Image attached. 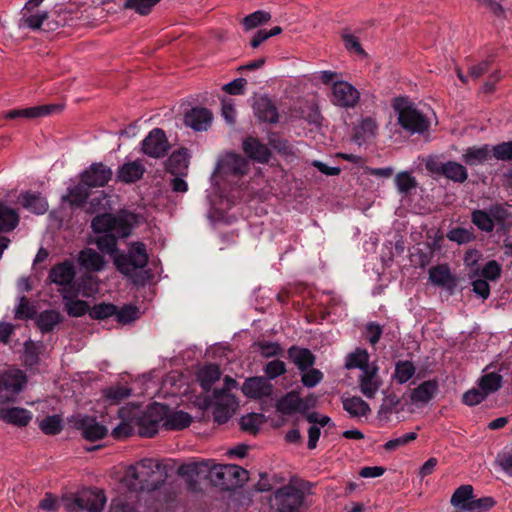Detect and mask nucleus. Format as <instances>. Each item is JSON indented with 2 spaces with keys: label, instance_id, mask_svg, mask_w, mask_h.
<instances>
[{
  "label": "nucleus",
  "instance_id": "obj_27",
  "mask_svg": "<svg viewBox=\"0 0 512 512\" xmlns=\"http://www.w3.org/2000/svg\"><path fill=\"white\" fill-rule=\"evenodd\" d=\"M19 202L30 212L42 215L48 210L47 200L38 192H24L19 195Z\"/></svg>",
  "mask_w": 512,
  "mask_h": 512
},
{
  "label": "nucleus",
  "instance_id": "obj_25",
  "mask_svg": "<svg viewBox=\"0 0 512 512\" xmlns=\"http://www.w3.org/2000/svg\"><path fill=\"white\" fill-rule=\"evenodd\" d=\"M27 383V376L21 370L5 372L0 375V392L6 390L19 393Z\"/></svg>",
  "mask_w": 512,
  "mask_h": 512
},
{
  "label": "nucleus",
  "instance_id": "obj_5",
  "mask_svg": "<svg viewBox=\"0 0 512 512\" xmlns=\"http://www.w3.org/2000/svg\"><path fill=\"white\" fill-rule=\"evenodd\" d=\"M214 486L224 491L242 487L248 479V472L236 464H218L214 468Z\"/></svg>",
  "mask_w": 512,
  "mask_h": 512
},
{
  "label": "nucleus",
  "instance_id": "obj_35",
  "mask_svg": "<svg viewBox=\"0 0 512 512\" xmlns=\"http://www.w3.org/2000/svg\"><path fill=\"white\" fill-rule=\"evenodd\" d=\"M198 380L201 388L208 392L212 385L219 380L221 371L216 364H209L202 367L198 372Z\"/></svg>",
  "mask_w": 512,
  "mask_h": 512
},
{
  "label": "nucleus",
  "instance_id": "obj_1",
  "mask_svg": "<svg viewBox=\"0 0 512 512\" xmlns=\"http://www.w3.org/2000/svg\"><path fill=\"white\" fill-rule=\"evenodd\" d=\"M138 223L139 215L126 209L115 214H98L91 221L92 231L97 235L95 244L98 249L110 255L117 271L126 277H133L136 269L145 268L149 262L143 242H132L127 253L118 249L119 239L129 237Z\"/></svg>",
  "mask_w": 512,
  "mask_h": 512
},
{
  "label": "nucleus",
  "instance_id": "obj_59",
  "mask_svg": "<svg viewBox=\"0 0 512 512\" xmlns=\"http://www.w3.org/2000/svg\"><path fill=\"white\" fill-rule=\"evenodd\" d=\"M301 373H302L301 382L307 388L315 387L324 378L323 373L319 369H315L313 367H311L308 370L301 372Z\"/></svg>",
  "mask_w": 512,
  "mask_h": 512
},
{
  "label": "nucleus",
  "instance_id": "obj_46",
  "mask_svg": "<svg viewBox=\"0 0 512 512\" xmlns=\"http://www.w3.org/2000/svg\"><path fill=\"white\" fill-rule=\"evenodd\" d=\"M471 221L478 229L484 232H492L495 226L489 211L482 209L474 210L471 213Z\"/></svg>",
  "mask_w": 512,
  "mask_h": 512
},
{
  "label": "nucleus",
  "instance_id": "obj_21",
  "mask_svg": "<svg viewBox=\"0 0 512 512\" xmlns=\"http://www.w3.org/2000/svg\"><path fill=\"white\" fill-rule=\"evenodd\" d=\"M287 356L300 372H304L313 367L316 362L315 355L308 348L297 345H292L287 350Z\"/></svg>",
  "mask_w": 512,
  "mask_h": 512
},
{
  "label": "nucleus",
  "instance_id": "obj_24",
  "mask_svg": "<svg viewBox=\"0 0 512 512\" xmlns=\"http://www.w3.org/2000/svg\"><path fill=\"white\" fill-rule=\"evenodd\" d=\"M189 166V155L186 148L174 151L166 162V170L175 176H185Z\"/></svg>",
  "mask_w": 512,
  "mask_h": 512
},
{
  "label": "nucleus",
  "instance_id": "obj_38",
  "mask_svg": "<svg viewBox=\"0 0 512 512\" xmlns=\"http://www.w3.org/2000/svg\"><path fill=\"white\" fill-rule=\"evenodd\" d=\"M342 404L343 409L348 412L351 417L366 416L371 411L368 403L358 396L345 398Z\"/></svg>",
  "mask_w": 512,
  "mask_h": 512
},
{
  "label": "nucleus",
  "instance_id": "obj_60",
  "mask_svg": "<svg viewBox=\"0 0 512 512\" xmlns=\"http://www.w3.org/2000/svg\"><path fill=\"white\" fill-rule=\"evenodd\" d=\"M494 158L501 161H512V141L502 142L491 148Z\"/></svg>",
  "mask_w": 512,
  "mask_h": 512
},
{
  "label": "nucleus",
  "instance_id": "obj_2",
  "mask_svg": "<svg viewBox=\"0 0 512 512\" xmlns=\"http://www.w3.org/2000/svg\"><path fill=\"white\" fill-rule=\"evenodd\" d=\"M250 169L249 161L237 153H227L217 164L215 174L223 182V192L232 204L250 202L256 191L247 184L244 177Z\"/></svg>",
  "mask_w": 512,
  "mask_h": 512
},
{
  "label": "nucleus",
  "instance_id": "obj_23",
  "mask_svg": "<svg viewBox=\"0 0 512 512\" xmlns=\"http://www.w3.org/2000/svg\"><path fill=\"white\" fill-rule=\"evenodd\" d=\"M75 277V268L69 261H64L54 265L49 272V279L52 283L59 286H68Z\"/></svg>",
  "mask_w": 512,
  "mask_h": 512
},
{
  "label": "nucleus",
  "instance_id": "obj_4",
  "mask_svg": "<svg viewBox=\"0 0 512 512\" xmlns=\"http://www.w3.org/2000/svg\"><path fill=\"white\" fill-rule=\"evenodd\" d=\"M393 108L398 114V124L411 134H422L429 129L430 122L412 103L398 97L394 100Z\"/></svg>",
  "mask_w": 512,
  "mask_h": 512
},
{
  "label": "nucleus",
  "instance_id": "obj_16",
  "mask_svg": "<svg viewBox=\"0 0 512 512\" xmlns=\"http://www.w3.org/2000/svg\"><path fill=\"white\" fill-rule=\"evenodd\" d=\"M64 507L68 512H77L87 509L91 512H100L105 503L106 498L103 493L99 492L95 494L93 501L89 504V501H85L81 497H64Z\"/></svg>",
  "mask_w": 512,
  "mask_h": 512
},
{
  "label": "nucleus",
  "instance_id": "obj_48",
  "mask_svg": "<svg viewBox=\"0 0 512 512\" xmlns=\"http://www.w3.org/2000/svg\"><path fill=\"white\" fill-rule=\"evenodd\" d=\"M264 416L258 413H250L244 415L240 419V427L243 431L251 434H256L259 431V426L263 423Z\"/></svg>",
  "mask_w": 512,
  "mask_h": 512
},
{
  "label": "nucleus",
  "instance_id": "obj_52",
  "mask_svg": "<svg viewBox=\"0 0 512 512\" xmlns=\"http://www.w3.org/2000/svg\"><path fill=\"white\" fill-rule=\"evenodd\" d=\"M117 312V306L112 303L101 302L95 304L90 310V317L95 320H104Z\"/></svg>",
  "mask_w": 512,
  "mask_h": 512
},
{
  "label": "nucleus",
  "instance_id": "obj_50",
  "mask_svg": "<svg viewBox=\"0 0 512 512\" xmlns=\"http://www.w3.org/2000/svg\"><path fill=\"white\" fill-rule=\"evenodd\" d=\"M41 431L46 435H57L62 429V419L59 415L45 417L39 425Z\"/></svg>",
  "mask_w": 512,
  "mask_h": 512
},
{
  "label": "nucleus",
  "instance_id": "obj_11",
  "mask_svg": "<svg viewBox=\"0 0 512 512\" xmlns=\"http://www.w3.org/2000/svg\"><path fill=\"white\" fill-rule=\"evenodd\" d=\"M360 99L359 91L346 81H336L332 86L331 102L339 107L354 108Z\"/></svg>",
  "mask_w": 512,
  "mask_h": 512
},
{
  "label": "nucleus",
  "instance_id": "obj_34",
  "mask_svg": "<svg viewBox=\"0 0 512 512\" xmlns=\"http://www.w3.org/2000/svg\"><path fill=\"white\" fill-rule=\"evenodd\" d=\"M376 130L377 124L375 120L371 117H367L355 127L353 139L357 144L361 145L370 140L375 135Z\"/></svg>",
  "mask_w": 512,
  "mask_h": 512
},
{
  "label": "nucleus",
  "instance_id": "obj_57",
  "mask_svg": "<svg viewBox=\"0 0 512 512\" xmlns=\"http://www.w3.org/2000/svg\"><path fill=\"white\" fill-rule=\"evenodd\" d=\"M263 370L267 378L273 380L285 374L287 368L285 362L279 359H275L266 363Z\"/></svg>",
  "mask_w": 512,
  "mask_h": 512
},
{
  "label": "nucleus",
  "instance_id": "obj_31",
  "mask_svg": "<svg viewBox=\"0 0 512 512\" xmlns=\"http://www.w3.org/2000/svg\"><path fill=\"white\" fill-rule=\"evenodd\" d=\"M145 168L139 162H127L121 165L117 171V179L123 183H134L142 178Z\"/></svg>",
  "mask_w": 512,
  "mask_h": 512
},
{
  "label": "nucleus",
  "instance_id": "obj_22",
  "mask_svg": "<svg viewBox=\"0 0 512 512\" xmlns=\"http://www.w3.org/2000/svg\"><path fill=\"white\" fill-rule=\"evenodd\" d=\"M78 429L81 430L82 436L89 441L103 439L108 434L107 427L97 422L94 417L86 416L79 420Z\"/></svg>",
  "mask_w": 512,
  "mask_h": 512
},
{
  "label": "nucleus",
  "instance_id": "obj_40",
  "mask_svg": "<svg viewBox=\"0 0 512 512\" xmlns=\"http://www.w3.org/2000/svg\"><path fill=\"white\" fill-rule=\"evenodd\" d=\"M416 367L409 360H399L395 363L392 378L399 384L409 381L415 374Z\"/></svg>",
  "mask_w": 512,
  "mask_h": 512
},
{
  "label": "nucleus",
  "instance_id": "obj_13",
  "mask_svg": "<svg viewBox=\"0 0 512 512\" xmlns=\"http://www.w3.org/2000/svg\"><path fill=\"white\" fill-rule=\"evenodd\" d=\"M113 172L107 165L93 163L81 173V181L89 188L104 187L112 178Z\"/></svg>",
  "mask_w": 512,
  "mask_h": 512
},
{
  "label": "nucleus",
  "instance_id": "obj_26",
  "mask_svg": "<svg viewBox=\"0 0 512 512\" xmlns=\"http://www.w3.org/2000/svg\"><path fill=\"white\" fill-rule=\"evenodd\" d=\"M362 372L359 378L360 390L367 398H373L380 387V381L376 378L378 367L373 365Z\"/></svg>",
  "mask_w": 512,
  "mask_h": 512
},
{
  "label": "nucleus",
  "instance_id": "obj_44",
  "mask_svg": "<svg viewBox=\"0 0 512 512\" xmlns=\"http://www.w3.org/2000/svg\"><path fill=\"white\" fill-rule=\"evenodd\" d=\"M473 498V487L471 485H461L458 487L451 499L450 503L454 507L461 508L462 510H466V505L470 503Z\"/></svg>",
  "mask_w": 512,
  "mask_h": 512
},
{
  "label": "nucleus",
  "instance_id": "obj_56",
  "mask_svg": "<svg viewBox=\"0 0 512 512\" xmlns=\"http://www.w3.org/2000/svg\"><path fill=\"white\" fill-rule=\"evenodd\" d=\"M39 350L31 340L24 343V364L28 368H33L39 363Z\"/></svg>",
  "mask_w": 512,
  "mask_h": 512
},
{
  "label": "nucleus",
  "instance_id": "obj_6",
  "mask_svg": "<svg viewBox=\"0 0 512 512\" xmlns=\"http://www.w3.org/2000/svg\"><path fill=\"white\" fill-rule=\"evenodd\" d=\"M303 502V491L292 485H286L274 492L271 507L276 512H301Z\"/></svg>",
  "mask_w": 512,
  "mask_h": 512
},
{
  "label": "nucleus",
  "instance_id": "obj_51",
  "mask_svg": "<svg viewBox=\"0 0 512 512\" xmlns=\"http://www.w3.org/2000/svg\"><path fill=\"white\" fill-rule=\"evenodd\" d=\"M160 1L161 0H126L124 7L134 10L142 16H146L151 13L153 7Z\"/></svg>",
  "mask_w": 512,
  "mask_h": 512
},
{
  "label": "nucleus",
  "instance_id": "obj_37",
  "mask_svg": "<svg viewBox=\"0 0 512 512\" xmlns=\"http://www.w3.org/2000/svg\"><path fill=\"white\" fill-rule=\"evenodd\" d=\"M60 322H62V316L56 310H44L36 319V325L42 333L53 331Z\"/></svg>",
  "mask_w": 512,
  "mask_h": 512
},
{
  "label": "nucleus",
  "instance_id": "obj_10",
  "mask_svg": "<svg viewBox=\"0 0 512 512\" xmlns=\"http://www.w3.org/2000/svg\"><path fill=\"white\" fill-rule=\"evenodd\" d=\"M170 149L166 134L161 128L152 129L142 140V151L152 158L164 157Z\"/></svg>",
  "mask_w": 512,
  "mask_h": 512
},
{
  "label": "nucleus",
  "instance_id": "obj_7",
  "mask_svg": "<svg viewBox=\"0 0 512 512\" xmlns=\"http://www.w3.org/2000/svg\"><path fill=\"white\" fill-rule=\"evenodd\" d=\"M168 413V405L158 402L150 404L139 420V434L143 437L155 436L160 424L164 425Z\"/></svg>",
  "mask_w": 512,
  "mask_h": 512
},
{
  "label": "nucleus",
  "instance_id": "obj_17",
  "mask_svg": "<svg viewBox=\"0 0 512 512\" xmlns=\"http://www.w3.org/2000/svg\"><path fill=\"white\" fill-rule=\"evenodd\" d=\"M61 109L60 105L56 104H45L35 107H28L22 109H11L4 115L6 119H17V118H28L34 119L44 117L57 112Z\"/></svg>",
  "mask_w": 512,
  "mask_h": 512
},
{
  "label": "nucleus",
  "instance_id": "obj_20",
  "mask_svg": "<svg viewBox=\"0 0 512 512\" xmlns=\"http://www.w3.org/2000/svg\"><path fill=\"white\" fill-rule=\"evenodd\" d=\"M276 408L284 415H292L296 412L304 414L309 407L297 392L291 391L278 400Z\"/></svg>",
  "mask_w": 512,
  "mask_h": 512
},
{
  "label": "nucleus",
  "instance_id": "obj_30",
  "mask_svg": "<svg viewBox=\"0 0 512 512\" xmlns=\"http://www.w3.org/2000/svg\"><path fill=\"white\" fill-rule=\"evenodd\" d=\"M78 262L80 266L88 271L98 272L102 270L105 261L97 251L92 248H84L80 251Z\"/></svg>",
  "mask_w": 512,
  "mask_h": 512
},
{
  "label": "nucleus",
  "instance_id": "obj_36",
  "mask_svg": "<svg viewBox=\"0 0 512 512\" xmlns=\"http://www.w3.org/2000/svg\"><path fill=\"white\" fill-rule=\"evenodd\" d=\"M429 280L436 286L448 287L454 284V278L449 267L445 264L437 265L429 270Z\"/></svg>",
  "mask_w": 512,
  "mask_h": 512
},
{
  "label": "nucleus",
  "instance_id": "obj_12",
  "mask_svg": "<svg viewBox=\"0 0 512 512\" xmlns=\"http://www.w3.org/2000/svg\"><path fill=\"white\" fill-rule=\"evenodd\" d=\"M254 116L263 123L276 124L279 122V112L274 101L267 95L253 97Z\"/></svg>",
  "mask_w": 512,
  "mask_h": 512
},
{
  "label": "nucleus",
  "instance_id": "obj_9",
  "mask_svg": "<svg viewBox=\"0 0 512 512\" xmlns=\"http://www.w3.org/2000/svg\"><path fill=\"white\" fill-rule=\"evenodd\" d=\"M218 464L212 459H197L181 464L177 469V474L181 477L192 479H208L214 485V468Z\"/></svg>",
  "mask_w": 512,
  "mask_h": 512
},
{
  "label": "nucleus",
  "instance_id": "obj_19",
  "mask_svg": "<svg viewBox=\"0 0 512 512\" xmlns=\"http://www.w3.org/2000/svg\"><path fill=\"white\" fill-rule=\"evenodd\" d=\"M212 113L209 109L195 107L186 112L184 122L195 131H206L211 125Z\"/></svg>",
  "mask_w": 512,
  "mask_h": 512
},
{
  "label": "nucleus",
  "instance_id": "obj_42",
  "mask_svg": "<svg viewBox=\"0 0 512 512\" xmlns=\"http://www.w3.org/2000/svg\"><path fill=\"white\" fill-rule=\"evenodd\" d=\"M345 367L347 369L359 368L362 371L370 367L369 354L366 349L357 348L346 357Z\"/></svg>",
  "mask_w": 512,
  "mask_h": 512
},
{
  "label": "nucleus",
  "instance_id": "obj_49",
  "mask_svg": "<svg viewBox=\"0 0 512 512\" xmlns=\"http://www.w3.org/2000/svg\"><path fill=\"white\" fill-rule=\"evenodd\" d=\"M271 19L269 12L263 10H257L243 18L242 24L245 30L254 29Z\"/></svg>",
  "mask_w": 512,
  "mask_h": 512
},
{
  "label": "nucleus",
  "instance_id": "obj_58",
  "mask_svg": "<svg viewBox=\"0 0 512 512\" xmlns=\"http://www.w3.org/2000/svg\"><path fill=\"white\" fill-rule=\"evenodd\" d=\"M495 500L492 497H482L479 499H473L468 505L466 510L470 512H486L495 505Z\"/></svg>",
  "mask_w": 512,
  "mask_h": 512
},
{
  "label": "nucleus",
  "instance_id": "obj_32",
  "mask_svg": "<svg viewBox=\"0 0 512 512\" xmlns=\"http://www.w3.org/2000/svg\"><path fill=\"white\" fill-rule=\"evenodd\" d=\"M89 189L90 188L80 180V183L68 189V193L62 196V201L69 203L73 208L82 207L90 195Z\"/></svg>",
  "mask_w": 512,
  "mask_h": 512
},
{
  "label": "nucleus",
  "instance_id": "obj_28",
  "mask_svg": "<svg viewBox=\"0 0 512 512\" xmlns=\"http://www.w3.org/2000/svg\"><path fill=\"white\" fill-rule=\"evenodd\" d=\"M0 418L9 424L24 427L32 419V413L20 407L0 408Z\"/></svg>",
  "mask_w": 512,
  "mask_h": 512
},
{
  "label": "nucleus",
  "instance_id": "obj_14",
  "mask_svg": "<svg viewBox=\"0 0 512 512\" xmlns=\"http://www.w3.org/2000/svg\"><path fill=\"white\" fill-rule=\"evenodd\" d=\"M212 396L215 400L212 411L214 421L218 424H224L232 416L233 405L235 403L234 398L224 389H215Z\"/></svg>",
  "mask_w": 512,
  "mask_h": 512
},
{
  "label": "nucleus",
  "instance_id": "obj_29",
  "mask_svg": "<svg viewBox=\"0 0 512 512\" xmlns=\"http://www.w3.org/2000/svg\"><path fill=\"white\" fill-rule=\"evenodd\" d=\"M491 157V148L488 144L468 147L462 155L463 162L468 166L484 164Z\"/></svg>",
  "mask_w": 512,
  "mask_h": 512
},
{
  "label": "nucleus",
  "instance_id": "obj_63",
  "mask_svg": "<svg viewBox=\"0 0 512 512\" xmlns=\"http://www.w3.org/2000/svg\"><path fill=\"white\" fill-rule=\"evenodd\" d=\"M383 334V327L377 322H368L365 327V338L370 345L375 346Z\"/></svg>",
  "mask_w": 512,
  "mask_h": 512
},
{
  "label": "nucleus",
  "instance_id": "obj_61",
  "mask_svg": "<svg viewBox=\"0 0 512 512\" xmlns=\"http://www.w3.org/2000/svg\"><path fill=\"white\" fill-rule=\"evenodd\" d=\"M447 238L450 241L456 242L458 244H466L471 242L474 239V235L472 232L465 228L457 227L451 229L447 233Z\"/></svg>",
  "mask_w": 512,
  "mask_h": 512
},
{
  "label": "nucleus",
  "instance_id": "obj_33",
  "mask_svg": "<svg viewBox=\"0 0 512 512\" xmlns=\"http://www.w3.org/2000/svg\"><path fill=\"white\" fill-rule=\"evenodd\" d=\"M438 391L437 380H427L422 382L418 387L413 389L411 393V400L414 403H428Z\"/></svg>",
  "mask_w": 512,
  "mask_h": 512
},
{
  "label": "nucleus",
  "instance_id": "obj_15",
  "mask_svg": "<svg viewBox=\"0 0 512 512\" xmlns=\"http://www.w3.org/2000/svg\"><path fill=\"white\" fill-rule=\"evenodd\" d=\"M242 149L249 159L262 164L268 163L272 156L267 145L253 136H248L243 140Z\"/></svg>",
  "mask_w": 512,
  "mask_h": 512
},
{
  "label": "nucleus",
  "instance_id": "obj_41",
  "mask_svg": "<svg viewBox=\"0 0 512 512\" xmlns=\"http://www.w3.org/2000/svg\"><path fill=\"white\" fill-rule=\"evenodd\" d=\"M191 423V416L182 410L172 412L169 409V413L164 426L170 430H181L188 427Z\"/></svg>",
  "mask_w": 512,
  "mask_h": 512
},
{
  "label": "nucleus",
  "instance_id": "obj_8",
  "mask_svg": "<svg viewBox=\"0 0 512 512\" xmlns=\"http://www.w3.org/2000/svg\"><path fill=\"white\" fill-rule=\"evenodd\" d=\"M425 167L430 173L444 176L456 183H464L468 178L466 167L456 161L441 162L435 158H429Z\"/></svg>",
  "mask_w": 512,
  "mask_h": 512
},
{
  "label": "nucleus",
  "instance_id": "obj_55",
  "mask_svg": "<svg viewBox=\"0 0 512 512\" xmlns=\"http://www.w3.org/2000/svg\"><path fill=\"white\" fill-rule=\"evenodd\" d=\"M131 395V389L124 385L111 386L105 390V397L114 403H119Z\"/></svg>",
  "mask_w": 512,
  "mask_h": 512
},
{
  "label": "nucleus",
  "instance_id": "obj_62",
  "mask_svg": "<svg viewBox=\"0 0 512 512\" xmlns=\"http://www.w3.org/2000/svg\"><path fill=\"white\" fill-rule=\"evenodd\" d=\"M260 354L264 358H272L281 356L283 354V348L276 342L262 341L257 343Z\"/></svg>",
  "mask_w": 512,
  "mask_h": 512
},
{
  "label": "nucleus",
  "instance_id": "obj_54",
  "mask_svg": "<svg viewBox=\"0 0 512 512\" xmlns=\"http://www.w3.org/2000/svg\"><path fill=\"white\" fill-rule=\"evenodd\" d=\"M114 316L118 323L128 324L139 318V309L133 305H125L121 309L117 308Z\"/></svg>",
  "mask_w": 512,
  "mask_h": 512
},
{
  "label": "nucleus",
  "instance_id": "obj_3",
  "mask_svg": "<svg viewBox=\"0 0 512 512\" xmlns=\"http://www.w3.org/2000/svg\"><path fill=\"white\" fill-rule=\"evenodd\" d=\"M167 476L165 467L159 461L144 458L126 469L123 482L134 492L155 491L162 486Z\"/></svg>",
  "mask_w": 512,
  "mask_h": 512
},
{
  "label": "nucleus",
  "instance_id": "obj_53",
  "mask_svg": "<svg viewBox=\"0 0 512 512\" xmlns=\"http://www.w3.org/2000/svg\"><path fill=\"white\" fill-rule=\"evenodd\" d=\"M501 272V265L496 260H490L481 270H476L474 275H479L487 281H496L501 276Z\"/></svg>",
  "mask_w": 512,
  "mask_h": 512
},
{
  "label": "nucleus",
  "instance_id": "obj_39",
  "mask_svg": "<svg viewBox=\"0 0 512 512\" xmlns=\"http://www.w3.org/2000/svg\"><path fill=\"white\" fill-rule=\"evenodd\" d=\"M19 223V215L15 209L0 203V231H12Z\"/></svg>",
  "mask_w": 512,
  "mask_h": 512
},
{
  "label": "nucleus",
  "instance_id": "obj_18",
  "mask_svg": "<svg viewBox=\"0 0 512 512\" xmlns=\"http://www.w3.org/2000/svg\"><path fill=\"white\" fill-rule=\"evenodd\" d=\"M242 391L249 398L260 399L271 396L273 386L264 377H251L244 382Z\"/></svg>",
  "mask_w": 512,
  "mask_h": 512
},
{
  "label": "nucleus",
  "instance_id": "obj_64",
  "mask_svg": "<svg viewBox=\"0 0 512 512\" xmlns=\"http://www.w3.org/2000/svg\"><path fill=\"white\" fill-rule=\"evenodd\" d=\"M433 256L434 253L430 248H427L426 250L417 249L416 252L412 254L411 261L415 266L424 269L431 263Z\"/></svg>",
  "mask_w": 512,
  "mask_h": 512
},
{
  "label": "nucleus",
  "instance_id": "obj_43",
  "mask_svg": "<svg viewBox=\"0 0 512 512\" xmlns=\"http://www.w3.org/2000/svg\"><path fill=\"white\" fill-rule=\"evenodd\" d=\"M65 301V310L70 317H81L86 313L90 314V306L84 300L73 299L68 295H63Z\"/></svg>",
  "mask_w": 512,
  "mask_h": 512
},
{
  "label": "nucleus",
  "instance_id": "obj_47",
  "mask_svg": "<svg viewBox=\"0 0 512 512\" xmlns=\"http://www.w3.org/2000/svg\"><path fill=\"white\" fill-rule=\"evenodd\" d=\"M395 185L399 193L408 195L417 187V181L409 172L403 171L395 176Z\"/></svg>",
  "mask_w": 512,
  "mask_h": 512
},
{
  "label": "nucleus",
  "instance_id": "obj_45",
  "mask_svg": "<svg viewBox=\"0 0 512 512\" xmlns=\"http://www.w3.org/2000/svg\"><path fill=\"white\" fill-rule=\"evenodd\" d=\"M503 378L496 372L483 375L478 383L479 388L488 396L502 387Z\"/></svg>",
  "mask_w": 512,
  "mask_h": 512
}]
</instances>
